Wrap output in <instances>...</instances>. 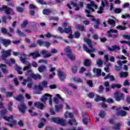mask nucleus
Returning a JSON list of instances; mask_svg holds the SVG:
<instances>
[{
	"label": "nucleus",
	"mask_w": 130,
	"mask_h": 130,
	"mask_svg": "<svg viewBox=\"0 0 130 130\" xmlns=\"http://www.w3.org/2000/svg\"><path fill=\"white\" fill-rule=\"evenodd\" d=\"M13 98L14 99H15L16 101H19V102H21L20 105L18 106V110L20 111V112H21L22 114H25V113H26V109H27V107L23 101V99H24V98H23L22 94H19L16 97L14 96L13 97Z\"/></svg>",
	"instance_id": "1"
},
{
	"label": "nucleus",
	"mask_w": 130,
	"mask_h": 130,
	"mask_svg": "<svg viewBox=\"0 0 130 130\" xmlns=\"http://www.w3.org/2000/svg\"><path fill=\"white\" fill-rule=\"evenodd\" d=\"M84 42H86V43H87L89 47H90V48H91V49L90 50L89 49V48H88V47H87L86 45H84L83 46L84 50H85L88 53L95 52V49H93V45L92 44V41H91V40L85 38L84 39Z\"/></svg>",
	"instance_id": "2"
},
{
	"label": "nucleus",
	"mask_w": 130,
	"mask_h": 130,
	"mask_svg": "<svg viewBox=\"0 0 130 130\" xmlns=\"http://www.w3.org/2000/svg\"><path fill=\"white\" fill-rule=\"evenodd\" d=\"M84 12L86 13V14H87L86 17L88 18H92L91 21H92V22H95V24L94 25V28H95V29H99V25H100V19L99 18L96 19L95 18H94V16L90 14H91V12L87 9H85Z\"/></svg>",
	"instance_id": "3"
},
{
	"label": "nucleus",
	"mask_w": 130,
	"mask_h": 130,
	"mask_svg": "<svg viewBox=\"0 0 130 130\" xmlns=\"http://www.w3.org/2000/svg\"><path fill=\"white\" fill-rule=\"evenodd\" d=\"M50 120L52 122L54 123H57L60 124L62 126H66L67 125V123H66V120L60 118L59 117H52L51 118Z\"/></svg>",
	"instance_id": "4"
},
{
	"label": "nucleus",
	"mask_w": 130,
	"mask_h": 130,
	"mask_svg": "<svg viewBox=\"0 0 130 130\" xmlns=\"http://www.w3.org/2000/svg\"><path fill=\"white\" fill-rule=\"evenodd\" d=\"M64 51L67 53L66 54L67 57H68L69 59L71 61L76 60V55L73 53L72 52V50L69 48H65L64 49Z\"/></svg>",
	"instance_id": "5"
},
{
	"label": "nucleus",
	"mask_w": 130,
	"mask_h": 130,
	"mask_svg": "<svg viewBox=\"0 0 130 130\" xmlns=\"http://www.w3.org/2000/svg\"><path fill=\"white\" fill-rule=\"evenodd\" d=\"M64 51L67 53L66 54L67 57H68L69 59L71 61L76 60V55L73 53L72 52V50L69 48H65L64 49Z\"/></svg>",
	"instance_id": "6"
},
{
	"label": "nucleus",
	"mask_w": 130,
	"mask_h": 130,
	"mask_svg": "<svg viewBox=\"0 0 130 130\" xmlns=\"http://www.w3.org/2000/svg\"><path fill=\"white\" fill-rule=\"evenodd\" d=\"M114 97L117 102H120V101L124 100L125 95L120 91H117L114 93Z\"/></svg>",
	"instance_id": "7"
},
{
	"label": "nucleus",
	"mask_w": 130,
	"mask_h": 130,
	"mask_svg": "<svg viewBox=\"0 0 130 130\" xmlns=\"http://www.w3.org/2000/svg\"><path fill=\"white\" fill-rule=\"evenodd\" d=\"M4 119L7 120V121H10V120H12L11 123H8L7 125H9L10 127H13L14 125H17V121L14 119V116L11 115L10 117L4 116Z\"/></svg>",
	"instance_id": "8"
},
{
	"label": "nucleus",
	"mask_w": 130,
	"mask_h": 130,
	"mask_svg": "<svg viewBox=\"0 0 130 130\" xmlns=\"http://www.w3.org/2000/svg\"><path fill=\"white\" fill-rule=\"evenodd\" d=\"M11 52H12V50L11 49H8L6 51L3 50L2 52V55H1V59L2 60H7V58L11 56Z\"/></svg>",
	"instance_id": "9"
},
{
	"label": "nucleus",
	"mask_w": 130,
	"mask_h": 130,
	"mask_svg": "<svg viewBox=\"0 0 130 130\" xmlns=\"http://www.w3.org/2000/svg\"><path fill=\"white\" fill-rule=\"evenodd\" d=\"M0 11L5 12V14H7V15H10V14H11V11H12V9L8 7V6L3 5L2 7L0 8Z\"/></svg>",
	"instance_id": "10"
},
{
	"label": "nucleus",
	"mask_w": 130,
	"mask_h": 130,
	"mask_svg": "<svg viewBox=\"0 0 130 130\" xmlns=\"http://www.w3.org/2000/svg\"><path fill=\"white\" fill-rule=\"evenodd\" d=\"M57 73L58 77L60 81L64 82V81L66 80V78H67V75L61 71H59L57 72Z\"/></svg>",
	"instance_id": "11"
},
{
	"label": "nucleus",
	"mask_w": 130,
	"mask_h": 130,
	"mask_svg": "<svg viewBox=\"0 0 130 130\" xmlns=\"http://www.w3.org/2000/svg\"><path fill=\"white\" fill-rule=\"evenodd\" d=\"M48 97H49L50 98V97H52V95L48 93H45V94H44L40 99L41 102H42L43 103H45L46 101H47Z\"/></svg>",
	"instance_id": "12"
},
{
	"label": "nucleus",
	"mask_w": 130,
	"mask_h": 130,
	"mask_svg": "<svg viewBox=\"0 0 130 130\" xmlns=\"http://www.w3.org/2000/svg\"><path fill=\"white\" fill-rule=\"evenodd\" d=\"M1 41L5 47H8V46L11 45V44L12 43L11 40L3 39Z\"/></svg>",
	"instance_id": "13"
},
{
	"label": "nucleus",
	"mask_w": 130,
	"mask_h": 130,
	"mask_svg": "<svg viewBox=\"0 0 130 130\" xmlns=\"http://www.w3.org/2000/svg\"><path fill=\"white\" fill-rule=\"evenodd\" d=\"M27 56H32L33 59H35V58L40 57V54L39 52L36 51V52L29 53L28 55H27Z\"/></svg>",
	"instance_id": "14"
},
{
	"label": "nucleus",
	"mask_w": 130,
	"mask_h": 130,
	"mask_svg": "<svg viewBox=\"0 0 130 130\" xmlns=\"http://www.w3.org/2000/svg\"><path fill=\"white\" fill-rule=\"evenodd\" d=\"M34 106L38 108V109H41V110H43V108L45 107L44 105L40 103V102H37L35 103Z\"/></svg>",
	"instance_id": "15"
},
{
	"label": "nucleus",
	"mask_w": 130,
	"mask_h": 130,
	"mask_svg": "<svg viewBox=\"0 0 130 130\" xmlns=\"http://www.w3.org/2000/svg\"><path fill=\"white\" fill-rule=\"evenodd\" d=\"M92 72L93 73H95L97 77H101L102 70L101 69L94 68L92 69Z\"/></svg>",
	"instance_id": "16"
},
{
	"label": "nucleus",
	"mask_w": 130,
	"mask_h": 130,
	"mask_svg": "<svg viewBox=\"0 0 130 130\" xmlns=\"http://www.w3.org/2000/svg\"><path fill=\"white\" fill-rule=\"evenodd\" d=\"M30 76L31 79L34 80H41V76L38 74H35L34 73H31L30 74Z\"/></svg>",
	"instance_id": "17"
},
{
	"label": "nucleus",
	"mask_w": 130,
	"mask_h": 130,
	"mask_svg": "<svg viewBox=\"0 0 130 130\" xmlns=\"http://www.w3.org/2000/svg\"><path fill=\"white\" fill-rule=\"evenodd\" d=\"M90 4H87V9H90L91 7H94L95 10H97L98 6L94 3L93 1H90Z\"/></svg>",
	"instance_id": "18"
},
{
	"label": "nucleus",
	"mask_w": 130,
	"mask_h": 130,
	"mask_svg": "<svg viewBox=\"0 0 130 130\" xmlns=\"http://www.w3.org/2000/svg\"><path fill=\"white\" fill-rule=\"evenodd\" d=\"M127 114V113L125 111H118L116 112V115H117V116H125Z\"/></svg>",
	"instance_id": "19"
},
{
	"label": "nucleus",
	"mask_w": 130,
	"mask_h": 130,
	"mask_svg": "<svg viewBox=\"0 0 130 130\" xmlns=\"http://www.w3.org/2000/svg\"><path fill=\"white\" fill-rule=\"evenodd\" d=\"M108 25H111L112 27H115L116 22H115V20L109 18L108 20Z\"/></svg>",
	"instance_id": "20"
},
{
	"label": "nucleus",
	"mask_w": 130,
	"mask_h": 130,
	"mask_svg": "<svg viewBox=\"0 0 130 130\" xmlns=\"http://www.w3.org/2000/svg\"><path fill=\"white\" fill-rule=\"evenodd\" d=\"M107 79H110V81H115V78H114V77L112 75H110V74H108L104 77V80H107Z\"/></svg>",
	"instance_id": "21"
},
{
	"label": "nucleus",
	"mask_w": 130,
	"mask_h": 130,
	"mask_svg": "<svg viewBox=\"0 0 130 130\" xmlns=\"http://www.w3.org/2000/svg\"><path fill=\"white\" fill-rule=\"evenodd\" d=\"M7 66L5 64H1L0 66V67L1 68V70L3 73V74H7L8 73V70L6 68H6Z\"/></svg>",
	"instance_id": "22"
},
{
	"label": "nucleus",
	"mask_w": 130,
	"mask_h": 130,
	"mask_svg": "<svg viewBox=\"0 0 130 130\" xmlns=\"http://www.w3.org/2000/svg\"><path fill=\"white\" fill-rule=\"evenodd\" d=\"M27 82H30V83L32 82V79H31V76L27 77V80L23 79V82H22V84L23 85V86H26V83H27Z\"/></svg>",
	"instance_id": "23"
},
{
	"label": "nucleus",
	"mask_w": 130,
	"mask_h": 130,
	"mask_svg": "<svg viewBox=\"0 0 130 130\" xmlns=\"http://www.w3.org/2000/svg\"><path fill=\"white\" fill-rule=\"evenodd\" d=\"M83 64L84 67H91V60H89V59L84 60Z\"/></svg>",
	"instance_id": "24"
},
{
	"label": "nucleus",
	"mask_w": 130,
	"mask_h": 130,
	"mask_svg": "<svg viewBox=\"0 0 130 130\" xmlns=\"http://www.w3.org/2000/svg\"><path fill=\"white\" fill-rule=\"evenodd\" d=\"M45 70H46V66H45V65L40 66L38 68V71L39 73H43Z\"/></svg>",
	"instance_id": "25"
},
{
	"label": "nucleus",
	"mask_w": 130,
	"mask_h": 130,
	"mask_svg": "<svg viewBox=\"0 0 130 130\" xmlns=\"http://www.w3.org/2000/svg\"><path fill=\"white\" fill-rule=\"evenodd\" d=\"M63 108V105H62V104H60L58 106H55V110L56 112H59V110H60V109H62Z\"/></svg>",
	"instance_id": "26"
},
{
	"label": "nucleus",
	"mask_w": 130,
	"mask_h": 130,
	"mask_svg": "<svg viewBox=\"0 0 130 130\" xmlns=\"http://www.w3.org/2000/svg\"><path fill=\"white\" fill-rule=\"evenodd\" d=\"M120 126H121V124L120 123H117L115 126L112 127V128L115 130H120Z\"/></svg>",
	"instance_id": "27"
},
{
	"label": "nucleus",
	"mask_w": 130,
	"mask_h": 130,
	"mask_svg": "<svg viewBox=\"0 0 130 130\" xmlns=\"http://www.w3.org/2000/svg\"><path fill=\"white\" fill-rule=\"evenodd\" d=\"M51 13H52V11H51L49 9H44L43 10V14L44 15H49V14H51Z\"/></svg>",
	"instance_id": "28"
},
{
	"label": "nucleus",
	"mask_w": 130,
	"mask_h": 130,
	"mask_svg": "<svg viewBox=\"0 0 130 130\" xmlns=\"http://www.w3.org/2000/svg\"><path fill=\"white\" fill-rule=\"evenodd\" d=\"M78 66L77 65H74L72 67V72L73 73V74H77V72H78Z\"/></svg>",
	"instance_id": "29"
},
{
	"label": "nucleus",
	"mask_w": 130,
	"mask_h": 130,
	"mask_svg": "<svg viewBox=\"0 0 130 130\" xmlns=\"http://www.w3.org/2000/svg\"><path fill=\"white\" fill-rule=\"evenodd\" d=\"M75 124L76 125L78 124V123L76 122V120L74 119H70L68 120V124H69V125H73V124Z\"/></svg>",
	"instance_id": "30"
},
{
	"label": "nucleus",
	"mask_w": 130,
	"mask_h": 130,
	"mask_svg": "<svg viewBox=\"0 0 130 130\" xmlns=\"http://www.w3.org/2000/svg\"><path fill=\"white\" fill-rule=\"evenodd\" d=\"M64 33H66V34H69V33H72V27L68 26L67 28H64Z\"/></svg>",
	"instance_id": "31"
},
{
	"label": "nucleus",
	"mask_w": 130,
	"mask_h": 130,
	"mask_svg": "<svg viewBox=\"0 0 130 130\" xmlns=\"http://www.w3.org/2000/svg\"><path fill=\"white\" fill-rule=\"evenodd\" d=\"M76 27L77 29L81 32L85 31V26H84V25H80V24H78Z\"/></svg>",
	"instance_id": "32"
},
{
	"label": "nucleus",
	"mask_w": 130,
	"mask_h": 130,
	"mask_svg": "<svg viewBox=\"0 0 130 130\" xmlns=\"http://www.w3.org/2000/svg\"><path fill=\"white\" fill-rule=\"evenodd\" d=\"M120 78H126L128 76V73L127 72H120Z\"/></svg>",
	"instance_id": "33"
},
{
	"label": "nucleus",
	"mask_w": 130,
	"mask_h": 130,
	"mask_svg": "<svg viewBox=\"0 0 130 130\" xmlns=\"http://www.w3.org/2000/svg\"><path fill=\"white\" fill-rule=\"evenodd\" d=\"M91 121V120L90 119V118H84L83 120V123L85 124V125H88V122H90Z\"/></svg>",
	"instance_id": "34"
},
{
	"label": "nucleus",
	"mask_w": 130,
	"mask_h": 130,
	"mask_svg": "<svg viewBox=\"0 0 130 130\" xmlns=\"http://www.w3.org/2000/svg\"><path fill=\"white\" fill-rule=\"evenodd\" d=\"M16 33H17V34H18V36H20V37H22V36L23 37H26V34L23 33L19 29H17Z\"/></svg>",
	"instance_id": "35"
},
{
	"label": "nucleus",
	"mask_w": 130,
	"mask_h": 130,
	"mask_svg": "<svg viewBox=\"0 0 130 130\" xmlns=\"http://www.w3.org/2000/svg\"><path fill=\"white\" fill-rule=\"evenodd\" d=\"M7 113H8V111H7V110L6 109H4L0 111V115H1V116H3V118H4V116H6L5 115H6V114H7Z\"/></svg>",
	"instance_id": "36"
},
{
	"label": "nucleus",
	"mask_w": 130,
	"mask_h": 130,
	"mask_svg": "<svg viewBox=\"0 0 130 130\" xmlns=\"http://www.w3.org/2000/svg\"><path fill=\"white\" fill-rule=\"evenodd\" d=\"M121 87V85L118 84H116L114 83L111 85L112 89H115V88H117V89H120V88Z\"/></svg>",
	"instance_id": "37"
},
{
	"label": "nucleus",
	"mask_w": 130,
	"mask_h": 130,
	"mask_svg": "<svg viewBox=\"0 0 130 130\" xmlns=\"http://www.w3.org/2000/svg\"><path fill=\"white\" fill-rule=\"evenodd\" d=\"M99 115L101 118H104V117H105V115H106V114H105V112H104V111L102 110L100 112Z\"/></svg>",
	"instance_id": "38"
},
{
	"label": "nucleus",
	"mask_w": 130,
	"mask_h": 130,
	"mask_svg": "<svg viewBox=\"0 0 130 130\" xmlns=\"http://www.w3.org/2000/svg\"><path fill=\"white\" fill-rule=\"evenodd\" d=\"M116 28L118 30H120V31H123V30H126V26H122L121 25H118L116 27Z\"/></svg>",
	"instance_id": "39"
},
{
	"label": "nucleus",
	"mask_w": 130,
	"mask_h": 130,
	"mask_svg": "<svg viewBox=\"0 0 130 130\" xmlns=\"http://www.w3.org/2000/svg\"><path fill=\"white\" fill-rule=\"evenodd\" d=\"M15 62L16 60H15L14 58H11L10 61L8 62V64L10 67H12V64H15Z\"/></svg>",
	"instance_id": "40"
},
{
	"label": "nucleus",
	"mask_w": 130,
	"mask_h": 130,
	"mask_svg": "<svg viewBox=\"0 0 130 130\" xmlns=\"http://www.w3.org/2000/svg\"><path fill=\"white\" fill-rule=\"evenodd\" d=\"M28 20H25L23 21L22 24H21V28H25L27 25H28Z\"/></svg>",
	"instance_id": "41"
},
{
	"label": "nucleus",
	"mask_w": 130,
	"mask_h": 130,
	"mask_svg": "<svg viewBox=\"0 0 130 130\" xmlns=\"http://www.w3.org/2000/svg\"><path fill=\"white\" fill-rule=\"evenodd\" d=\"M71 5H72L75 8H76L75 9V11H80V8L79 7V6L77 5V4L72 2Z\"/></svg>",
	"instance_id": "42"
},
{
	"label": "nucleus",
	"mask_w": 130,
	"mask_h": 130,
	"mask_svg": "<svg viewBox=\"0 0 130 130\" xmlns=\"http://www.w3.org/2000/svg\"><path fill=\"white\" fill-rule=\"evenodd\" d=\"M104 1H102L101 6L102 7H104V8H105V6H108V2L107 1V0H104Z\"/></svg>",
	"instance_id": "43"
},
{
	"label": "nucleus",
	"mask_w": 130,
	"mask_h": 130,
	"mask_svg": "<svg viewBox=\"0 0 130 130\" xmlns=\"http://www.w3.org/2000/svg\"><path fill=\"white\" fill-rule=\"evenodd\" d=\"M29 113H30L31 116H37L38 115V114L36 112L33 113V111H32L31 109L28 110Z\"/></svg>",
	"instance_id": "44"
},
{
	"label": "nucleus",
	"mask_w": 130,
	"mask_h": 130,
	"mask_svg": "<svg viewBox=\"0 0 130 130\" xmlns=\"http://www.w3.org/2000/svg\"><path fill=\"white\" fill-rule=\"evenodd\" d=\"M37 43L38 44L39 46H43L44 44V41L39 39L37 41Z\"/></svg>",
	"instance_id": "45"
},
{
	"label": "nucleus",
	"mask_w": 130,
	"mask_h": 130,
	"mask_svg": "<svg viewBox=\"0 0 130 130\" xmlns=\"http://www.w3.org/2000/svg\"><path fill=\"white\" fill-rule=\"evenodd\" d=\"M74 35L75 36V38H76V39H78V38H80V36H81V34H80V32H79V31H77L74 33Z\"/></svg>",
	"instance_id": "46"
},
{
	"label": "nucleus",
	"mask_w": 130,
	"mask_h": 130,
	"mask_svg": "<svg viewBox=\"0 0 130 130\" xmlns=\"http://www.w3.org/2000/svg\"><path fill=\"white\" fill-rule=\"evenodd\" d=\"M87 96L90 98V99H93L95 97V93L94 92H89L87 94Z\"/></svg>",
	"instance_id": "47"
},
{
	"label": "nucleus",
	"mask_w": 130,
	"mask_h": 130,
	"mask_svg": "<svg viewBox=\"0 0 130 130\" xmlns=\"http://www.w3.org/2000/svg\"><path fill=\"white\" fill-rule=\"evenodd\" d=\"M122 11V9L120 8H116L114 9V12L115 14H120Z\"/></svg>",
	"instance_id": "48"
},
{
	"label": "nucleus",
	"mask_w": 130,
	"mask_h": 130,
	"mask_svg": "<svg viewBox=\"0 0 130 130\" xmlns=\"http://www.w3.org/2000/svg\"><path fill=\"white\" fill-rule=\"evenodd\" d=\"M96 64L99 67H102L103 66V62L102 61V60L101 59H99L96 61Z\"/></svg>",
	"instance_id": "49"
},
{
	"label": "nucleus",
	"mask_w": 130,
	"mask_h": 130,
	"mask_svg": "<svg viewBox=\"0 0 130 130\" xmlns=\"http://www.w3.org/2000/svg\"><path fill=\"white\" fill-rule=\"evenodd\" d=\"M45 36L47 38H50V37H53L54 38H56L57 37L56 36H53L50 34V32H48L45 35Z\"/></svg>",
	"instance_id": "50"
},
{
	"label": "nucleus",
	"mask_w": 130,
	"mask_h": 130,
	"mask_svg": "<svg viewBox=\"0 0 130 130\" xmlns=\"http://www.w3.org/2000/svg\"><path fill=\"white\" fill-rule=\"evenodd\" d=\"M1 32L3 33V34L6 35L7 33H8V30L6 27H1Z\"/></svg>",
	"instance_id": "51"
},
{
	"label": "nucleus",
	"mask_w": 130,
	"mask_h": 130,
	"mask_svg": "<svg viewBox=\"0 0 130 130\" xmlns=\"http://www.w3.org/2000/svg\"><path fill=\"white\" fill-rule=\"evenodd\" d=\"M16 11L19 13H23L24 12V9H23L21 7H16Z\"/></svg>",
	"instance_id": "52"
},
{
	"label": "nucleus",
	"mask_w": 130,
	"mask_h": 130,
	"mask_svg": "<svg viewBox=\"0 0 130 130\" xmlns=\"http://www.w3.org/2000/svg\"><path fill=\"white\" fill-rule=\"evenodd\" d=\"M34 87L36 90H39L40 91H42V90H43V88H42V86H41L40 85H39L38 86L35 85Z\"/></svg>",
	"instance_id": "53"
},
{
	"label": "nucleus",
	"mask_w": 130,
	"mask_h": 130,
	"mask_svg": "<svg viewBox=\"0 0 130 130\" xmlns=\"http://www.w3.org/2000/svg\"><path fill=\"white\" fill-rule=\"evenodd\" d=\"M45 47H49L50 46V43L47 41H44V45Z\"/></svg>",
	"instance_id": "54"
},
{
	"label": "nucleus",
	"mask_w": 130,
	"mask_h": 130,
	"mask_svg": "<svg viewBox=\"0 0 130 130\" xmlns=\"http://www.w3.org/2000/svg\"><path fill=\"white\" fill-rule=\"evenodd\" d=\"M48 84V83L47 82V81H46V80H44L42 82V85L44 87V88H47Z\"/></svg>",
	"instance_id": "55"
},
{
	"label": "nucleus",
	"mask_w": 130,
	"mask_h": 130,
	"mask_svg": "<svg viewBox=\"0 0 130 130\" xmlns=\"http://www.w3.org/2000/svg\"><path fill=\"white\" fill-rule=\"evenodd\" d=\"M14 95V92L11 91V92H7L6 93V97L9 98V97H12Z\"/></svg>",
	"instance_id": "56"
},
{
	"label": "nucleus",
	"mask_w": 130,
	"mask_h": 130,
	"mask_svg": "<svg viewBox=\"0 0 130 130\" xmlns=\"http://www.w3.org/2000/svg\"><path fill=\"white\" fill-rule=\"evenodd\" d=\"M7 16H4L2 17V23H4V24H7Z\"/></svg>",
	"instance_id": "57"
},
{
	"label": "nucleus",
	"mask_w": 130,
	"mask_h": 130,
	"mask_svg": "<svg viewBox=\"0 0 130 130\" xmlns=\"http://www.w3.org/2000/svg\"><path fill=\"white\" fill-rule=\"evenodd\" d=\"M104 90V87H103V86L100 85L99 88V90L98 92L99 93H103V91Z\"/></svg>",
	"instance_id": "58"
},
{
	"label": "nucleus",
	"mask_w": 130,
	"mask_h": 130,
	"mask_svg": "<svg viewBox=\"0 0 130 130\" xmlns=\"http://www.w3.org/2000/svg\"><path fill=\"white\" fill-rule=\"evenodd\" d=\"M112 48L114 49V51H116V50H120V47L118 46L114 45L112 46Z\"/></svg>",
	"instance_id": "59"
},
{
	"label": "nucleus",
	"mask_w": 130,
	"mask_h": 130,
	"mask_svg": "<svg viewBox=\"0 0 130 130\" xmlns=\"http://www.w3.org/2000/svg\"><path fill=\"white\" fill-rule=\"evenodd\" d=\"M107 40H108L107 38L105 37L100 38V42H101L102 43H104L105 42H106Z\"/></svg>",
	"instance_id": "60"
},
{
	"label": "nucleus",
	"mask_w": 130,
	"mask_h": 130,
	"mask_svg": "<svg viewBox=\"0 0 130 130\" xmlns=\"http://www.w3.org/2000/svg\"><path fill=\"white\" fill-rule=\"evenodd\" d=\"M58 30L59 31V32L61 34L64 33V29H63L62 27L60 26L58 27Z\"/></svg>",
	"instance_id": "61"
},
{
	"label": "nucleus",
	"mask_w": 130,
	"mask_h": 130,
	"mask_svg": "<svg viewBox=\"0 0 130 130\" xmlns=\"http://www.w3.org/2000/svg\"><path fill=\"white\" fill-rule=\"evenodd\" d=\"M37 2L41 5H47V3L44 2V1L43 0H37Z\"/></svg>",
	"instance_id": "62"
},
{
	"label": "nucleus",
	"mask_w": 130,
	"mask_h": 130,
	"mask_svg": "<svg viewBox=\"0 0 130 130\" xmlns=\"http://www.w3.org/2000/svg\"><path fill=\"white\" fill-rule=\"evenodd\" d=\"M31 68V64L30 63H28L27 66H26L25 67L23 68V71H27L29 70V69Z\"/></svg>",
	"instance_id": "63"
},
{
	"label": "nucleus",
	"mask_w": 130,
	"mask_h": 130,
	"mask_svg": "<svg viewBox=\"0 0 130 130\" xmlns=\"http://www.w3.org/2000/svg\"><path fill=\"white\" fill-rule=\"evenodd\" d=\"M123 86H130V83L128 80H126L124 81Z\"/></svg>",
	"instance_id": "64"
}]
</instances>
